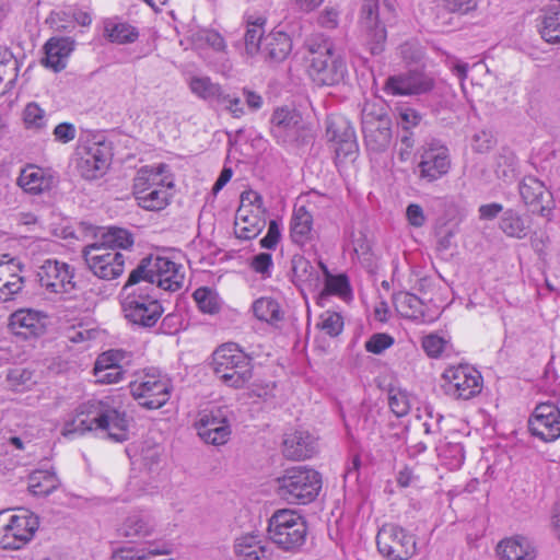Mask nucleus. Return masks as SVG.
Wrapping results in <instances>:
<instances>
[{
  "label": "nucleus",
  "mask_w": 560,
  "mask_h": 560,
  "mask_svg": "<svg viewBox=\"0 0 560 560\" xmlns=\"http://www.w3.org/2000/svg\"><path fill=\"white\" fill-rule=\"evenodd\" d=\"M129 421L125 411H119L107 400H89L81 404L73 418L65 423V436L82 435L93 430L106 433V436L121 443L128 439Z\"/></svg>",
  "instance_id": "obj_1"
},
{
  "label": "nucleus",
  "mask_w": 560,
  "mask_h": 560,
  "mask_svg": "<svg viewBox=\"0 0 560 560\" xmlns=\"http://www.w3.org/2000/svg\"><path fill=\"white\" fill-rule=\"evenodd\" d=\"M121 295L125 318L138 328L155 326L164 312L156 295V287L150 282L131 283L130 275L122 287Z\"/></svg>",
  "instance_id": "obj_2"
},
{
  "label": "nucleus",
  "mask_w": 560,
  "mask_h": 560,
  "mask_svg": "<svg viewBox=\"0 0 560 560\" xmlns=\"http://www.w3.org/2000/svg\"><path fill=\"white\" fill-rule=\"evenodd\" d=\"M307 73L318 86H332L343 81L348 70L345 60L334 51V44L326 38L310 39L305 44Z\"/></svg>",
  "instance_id": "obj_3"
},
{
  "label": "nucleus",
  "mask_w": 560,
  "mask_h": 560,
  "mask_svg": "<svg viewBox=\"0 0 560 560\" xmlns=\"http://www.w3.org/2000/svg\"><path fill=\"white\" fill-rule=\"evenodd\" d=\"M215 375L226 386L242 388L253 378L252 359L236 343L220 346L212 353Z\"/></svg>",
  "instance_id": "obj_4"
},
{
  "label": "nucleus",
  "mask_w": 560,
  "mask_h": 560,
  "mask_svg": "<svg viewBox=\"0 0 560 560\" xmlns=\"http://www.w3.org/2000/svg\"><path fill=\"white\" fill-rule=\"evenodd\" d=\"M131 283L150 282L158 289L177 291L182 289L185 273L183 266L165 256H149L130 272Z\"/></svg>",
  "instance_id": "obj_5"
},
{
  "label": "nucleus",
  "mask_w": 560,
  "mask_h": 560,
  "mask_svg": "<svg viewBox=\"0 0 560 560\" xmlns=\"http://www.w3.org/2000/svg\"><path fill=\"white\" fill-rule=\"evenodd\" d=\"M277 493L291 504H307L314 501L322 489V476L305 466L292 467L277 478Z\"/></svg>",
  "instance_id": "obj_6"
},
{
  "label": "nucleus",
  "mask_w": 560,
  "mask_h": 560,
  "mask_svg": "<svg viewBox=\"0 0 560 560\" xmlns=\"http://www.w3.org/2000/svg\"><path fill=\"white\" fill-rule=\"evenodd\" d=\"M394 0H363L360 27L372 55L384 50L387 33L385 24L394 19Z\"/></svg>",
  "instance_id": "obj_7"
},
{
  "label": "nucleus",
  "mask_w": 560,
  "mask_h": 560,
  "mask_svg": "<svg viewBox=\"0 0 560 560\" xmlns=\"http://www.w3.org/2000/svg\"><path fill=\"white\" fill-rule=\"evenodd\" d=\"M307 525L304 517L294 510L276 511L269 518V538L285 551L300 549L306 538Z\"/></svg>",
  "instance_id": "obj_8"
},
{
  "label": "nucleus",
  "mask_w": 560,
  "mask_h": 560,
  "mask_svg": "<svg viewBox=\"0 0 560 560\" xmlns=\"http://www.w3.org/2000/svg\"><path fill=\"white\" fill-rule=\"evenodd\" d=\"M37 528V516L27 510L21 509L18 514L9 510L0 512V545L3 549H20Z\"/></svg>",
  "instance_id": "obj_9"
},
{
  "label": "nucleus",
  "mask_w": 560,
  "mask_h": 560,
  "mask_svg": "<svg viewBox=\"0 0 560 560\" xmlns=\"http://www.w3.org/2000/svg\"><path fill=\"white\" fill-rule=\"evenodd\" d=\"M132 397L145 409H159L163 407L171 397L172 383L166 375L155 370L138 375L129 384Z\"/></svg>",
  "instance_id": "obj_10"
},
{
  "label": "nucleus",
  "mask_w": 560,
  "mask_h": 560,
  "mask_svg": "<svg viewBox=\"0 0 560 560\" xmlns=\"http://www.w3.org/2000/svg\"><path fill=\"white\" fill-rule=\"evenodd\" d=\"M265 213L262 197L254 190L243 191L235 215L236 237L248 241L258 236L266 226Z\"/></svg>",
  "instance_id": "obj_11"
},
{
  "label": "nucleus",
  "mask_w": 560,
  "mask_h": 560,
  "mask_svg": "<svg viewBox=\"0 0 560 560\" xmlns=\"http://www.w3.org/2000/svg\"><path fill=\"white\" fill-rule=\"evenodd\" d=\"M376 545L378 552L388 560H409L417 552L415 536L395 524L380 528Z\"/></svg>",
  "instance_id": "obj_12"
},
{
  "label": "nucleus",
  "mask_w": 560,
  "mask_h": 560,
  "mask_svg": "<svg viewBox=\"0 0 560 560\" xmlns=\"http://www.w3.org/2000/svg\"><path fill=\"white\" fill-rule=\"evenodd\" d=\"M450 150L441 141L432 140L427 143L415 168V174L422 184H433L451 170Z\"/></svg>",
  "instance_id": "obj_13"
},
{
  "label": "nucleus",
  "mask_w": 560,
  "mask_h": 560,
  "mask_svg": "<svg viewBox=\"0 0 560 560\" xmlns=\"http://www.w3.org/2000/svg\"><path fill=\"white\" fill-rule=\"evenodd\" d=\"M445 381L443 388L450 396L470 399L482 388V377L479 371L468 364L450 366L442 375Z\"/></svg>",
  "instance_id": "obj_14"
},
{
  "label": "nucleus",
  "mask_w": 560,
  "mask_h": 560,
  "mask_svg": "<svg viewBox=\"0 0 560 560\" xmlns=\"http://www.w3.org/2000/svg\"><path fill=\"white\" fill-rule=\"evenodd\" d=\"M83 257L89 269L100 279L112 280L125 269V257L118 250L90 244L83 248Z\"/></svg>",
  "instance_id": "obj_15"
},
{
  "label": "nucleus",
  "mask_w": 560,
  "mask_h": 560,
  "mask_svg": "<svg viewBox=\"0 0 560 560\" xmlns=\"http://www.w3.org/2000/svg\"><path fill=\"white\" fill-rule=\"evenodd\" d=\"M73 269L66 262L47 259L39 267L37 278L43 288L51 293H70L77 288Z\"/></svg>",
  "instance_id": "obj_16"
},
{
  "label": "nucleus",
  "mask_w": 560,
  "mask_h": 560,
  "mask_svg": "<svg viewBox=\"0 0 560 560\" xmlns=\"http://www.w3.org/2000/svg\"><path fill=\"white\" fill-rule=\"evenodd\" d=\"M530 433L544 442H553L560 438V409L551 402L536 406L528 420Z\"/></svg>",
  "instance_id": "obj_17"
},
{
  "label": "nucleus",
  "mask_w": 560,
  "mask_h": 560,
  "mask_svg": "<svg viewBox=\"0 0 560 560\" xmlns=\"http://www.w3.org/2000/svg\"><path fill=\"white\" fill-rule=\"evenodd\" d=\"M300 115L278 108L271 117V133L281 143H306L307 135Z\"/></svg>",
  "instance_id": "obj_18"
},
{
  "label": "nucleus",
  "mask_w": 560,
  "mask_h": 560,
  "mask_svg": "<svg viewBox=\"0 0 560 560\" xmlns=\"http://www.w3.org/2000/svg\"><path fill=\"white\" fill-rule=\"evenodd\" d=\"M326 136L335 143L338 156L349 158L357 153L358 142L350 120L341 115H331L326 121Z\"/></svg>",
  "instance_id": "obj_19"
},
{
  "label": "nucleus",
  "mask_w": 560,
  "mask_h": 560,
  "mask_svg": "<svg viewBox=\"0 0 560 560\" xmlns=\"http://www.w3.org/2000/svg\"><path fill=\"white\" fill-rule=\"evenodd\" d=\"M196 428L198 435L207 444L223 445L231 435L230 423L222 408L201 413Z\"/></svg>",
  "instance_id": "obj_20"
},
{
  "label": "nucleus",
  "mask_w": 560,
  "mask_h": 560,
  "mask_svg": "<svg viewBox=\"0 0 560 560\" xmlns=\"http://www.w3.org/2000/svg\"><path fill=\"white\" fill-rule=\"evenodd\" d=\"M520 195L524 203L533 213H538L544 218L551 214L553 201L545 184L534 176H526L520 184Z\"/></svg>",
  "instance_id": "obj_21"
},
{
  "label": "nucleus",
  "mask_w": 560,
  "mask_h": 560,
  "mask_svg": "<svg viewBox=\"0 0 560 560\" xmlns=\"http://www.w3.org/2000/svg\"><path fill=\"white\" fill-rule=\"evenodd\" d=\"M46 315L31 308L18 310L10 316L9 328L23 339L38 337L46 330Z\"/></svg>",
  "instance_id": "obj_22"
},
{
  "label": "nucleus",
  "mask_w": 560,
  "mask_h": 560,
  "mask_svg": "<svg viewBox=\"0 0 560 560\" xmlns=\"http://www.w3.org/2000/svg\"><path fill=\"white\" fill-rule=\"evenodd\" d=\"M108 165L107 152L104 148L96 144L85 148L77 160V170L80 176L88 180L102 177Z\"/></svg>",
  "instance_id": "obj_23"
},
{
  "label": "nucleus",
  "mask_w": 560,
  "mask_h": 560,
  "mask_svg": "<svg viewBox=\"0 0 560 560\" xmlns=\"http://www.w3.org/2000/svg\"><path fill=\"white\" fill-rule=\"evenodd\" d=\"M433 80L421 74L392 75L386 80L384 90L392 95H417L431 91Z\"/></svg>",
  "instance_id": "obj_24"
},
{
  "label": "nucleus",
  "mask_w": 560,
  "mask_h": 560,
  "mask_svg": "<svg viewBox=\"0 0 560 560\" xmlns=\"http://www.w3.org/2000/svg\"><path fill=\"white\" fill-rule=\"evenodd\" d=\"M317 452L316 439L307 431H295L283 441V454L292 460L311 458Z\"/></svg>",
  "instance_id": "obj_25"
},
{
  "label": "nucleus",
  "mask_w": 560,
  "mask_h": 560,
  "mask_svg": "<svg viewBox=\"0 0 560 560\" xmlns=\"http://www.w3.org/2000/svg\"><path fill=\"white\" fill-rule=\"evenodd\" d=\"M74 49V40L71 37H51L44 46L45 58L42 62L45 67L59 72L66 68V60Z\"/></svg>",
  "instance_id": "obj_26"
},
{
  "label": "nucleus",
  "mask_w": 560,
  "mask_h": 560,
  "mask_svg": "<svg viewBox=\"0 0 560 560\" xmlns=\"http://www.w3.org/2000/svg\"><path fill=\"white\" fill-rule=\"evenodd\" d=\"M143 177H136L133 182V194L138 201V205L145 210L150 211H159L164 209L170 200V188L164 187H143L145 185V180L148 178L142 179Z\"/></svg>",
  "instance_id": "obj_27"
},
{
  "label": "nucleus",
  "mask_w": 560,
  "mask_h": 560,
  "mask_svg": "<svg viewBox=\"0 0 560 560\" xmlns=\"http://www.w3.org/2000/svg\"><path fill=\"white\" fill-rule=\"evenodd\" d=\"M18 185L27 194L39 195L54 186V176L36 165H27L21 171Z\"/></svg>",
  "instance_id": "obj_28"
},
{
  "label": "nucleus",
  "mask_w": 560,
  "mask_h": 560,
  "mask_svg": "<svg viewBox=\"0 0 560 560\" xmlns=\"http://www.w3.org/2000/svg\"><path fill=\"white\" fill-rule=\"evenodd\" d=\"M234 551L240 560H270L272 556L268 545L254 535L237 538Z\"/></svg>",
  "instance_id": "obj_29"
},
{
  "label": "nucleus",
  "mask_w": 560,
  "mask_h": 560,
  "mask_svg": "<svg viewBox=\"0 0 560 560\" xmlns=\"http://www.w3.org/2000/svg\"><path fill=\"white\" fill-rule=\"evenodd\" d=\"M364 143L369 152H385L392 143V120L383 119L376 126L362 129Z\"/></svg>",
  "instance_id": "obj_30"
},
{
  "label": "nucleus",
  "mask_w": 560,
  "mask_h": 560,
  "mask_svg": "<svg viewBox=\"0 0 560 560\" xmlns=\"http://www.w3.org/2000/svg\"><path fill=\"white\" fill-rule=\"evenodd\" d=\"M292 50V40L284 32H272L262 39L261 54L267 60L283 61Z\"/></svg>",
  "instance_id": "obj_31"
},
{
  "label": "nucleus",
  "mask_w": 560,
  "mask_h": 560,
  "mask_svg": "<svg viewBox=\"0 0 560 560\" xmlns=\"http://www.w3.org/2000/svg\"><path fill=\"white\" fill-rule=\"evenodd\" d=\"M104 36L118 45L132 44L139 38V32L136 26L118 18H112L104 21Z\"/></svg>",
  "instance_id": "obj_32"
},
{
  "label": "nucleus",
  "mask_w": 560,
  "mask_h": 560,
  "mask_svg": "<svg viewBox=\"0 0 560 560\" xmlns=\"http://www.w3.org/2000/svg\"><path fill=\"white\" fill-rule=\"evenodd\" d=\"M499 553L503 560H535L536 551L529 541L521 536L502 540Z\"/></svg>",
  "instance_id": "obj_33"
},
{
  "label": "nucleus",
  "mask_w": 560,
  "mask_h": 560,
  "mask_svg": "<svg viewBox=\"0 0 560 560\" xmlns=\"http://www.w3.org/2000/svg\"><path fill=\"white\" fill-rule=\"evenodd\" d=\"M393 303L400 316L410 319H419L424 316V304L415 294L398 292L393 295Z\"/></svg>",
  "instance_id": "obj_34"
},
{
  "label": "nucleus",
  "mask_w": 560,
  "mask_h": 560,
  "mask_svg": "<svg viewBox=\"0 0 560 560\" xmlns=\"http://www.w3.org/2000/svg\"><path fill=\"white\" fill-rule=\"evenodd\" d=\"M60 485L55 471L35 470L28 476V490L32 494L46 497L54 492Z\"/></svg>",
  "instance_id": "obj_35"
},
{
  "label": "nucleus",
  "mask_w": 560,
  "mask_h": 560,
  "mask_svg": "<svg viewBox=\"0 0 560 560\" xmlns=\"http://www.w3.org/2000/svg\"><path fill=\"white\" fill-rule=\"evenodd\" d=\"M255 317L268 324L283 319V312L277 300L268 296L257 299L252 305Z\"/></svg>",
  "instance_id": "obj_36"
},
{
  "label": "nucleus",
  "mask_w": 560,
  "mask_h": 560,
  "mask_svg": "<svg viewBox=\"0 0 560 560\" xmlns=\"http://www.w3.org/2000/svg\"><path fill=\"white\" fill-rule=\"evenodd\" d=\"M189 89L192 94L205 101L226 98L221 85L212 82L209 77H191Z\"/></svg>",
  "instance_id": "obj_37"
},
{
  "label": "nucleus",
  "mask_w": 560,
  "mask_h": 560,
  "mask_svg": "<svg viewBox=\"0 0 560 560\" xmlns=\"http://www.w3.org/2000/svg\"><path fill=\"white\" fill-rule=\"evenodd\" d=\"M293 281L296 284L316 285L319 281L318 270L305 257L296 255L292 258Z\"/></svg>",
  "instance_id": "obj_38"
},
{
  "label": "nucleus",
  "mask_w": 560,
  "mask_h": 560,
  "mask_svg": "<svg viewBox=\"0 0 560 560\" xmlns=\"http://www.w3.org/2000/svg\"><path fill=\"white\" fill-rule=\"evenodd\" d=\"M102 247H107L113 250L117 248H128L133 244L132 234L126 229L112 226L107 231L103 232L98 241L93 243Z\"/></svg>",
  "instance_id": "obj_39"
},
{
  "label": "nucleus",
  "mask_w": 560,
  "mask_h": 560,
  "mask_svg": "<svg viewBox=\"0 0 560 560\" xmlns=\"http://www.w3.org/2000/svg\"><path fill=\"white\" fill-rule=\"evenodd\" d=\"M313 217L305 207H300L293 213L291 221V237L294 243L304 244L312 230Z\"/></svg>",
  "instance_id": "obj_40"
},
{
  "label": "nucleus",
  "mask_w": 560,
  "mask_h": 560,
  "mask_svg": "<svg viewBox=\"0 0 560 560\" xmlns=\"http://www.w3.org/2000/svg\"><path fill=\"white\" fill-rule=\"evenodd\" d=\"M167 171L168 166L164 163L155 166H144L138 172L136 177H143L142 179L148 178L143 187H150V189H153V187L172 188L173 182L166 175Z\"/></svg>",
  "instance_id": "obj_41"
},
{
  "label": "nucleus",
  "mask_w": 560,
  "mask_h": 560,
  "mask_svg": "<svg viewBox=\"0 0 560 560\" xmlns=\"http://www.w3.org/2000/svg\"><path fill=\"white\" fill-rule=\"evenodd\" d=\"M500 229L506 236L521 240L527 235L528 225L518 212L509 209L501 218Z\"/></svg>",
  "instance_id": "obj_42"
},
{
  "label": "nucleus",
  "mask_w": 560,
  "mask_h": 560,
  "mask_svg": "<svg viewBox=\"0 0 560 560\" xmlns=\"http://www.w3.org/2000/svg\"><path fill=\"white\" fill-rule=\"evenodd\" d=\"M120 530L125 537L144 538L151 535L153 526L149 518L135 514L126 518Z\"/></svg>",
  "instance_id": "obj_43"
},
{
  "label": "nucleus",
  "mask_w": 560,
  "mask_h": 560,
  "mask_svg": "<svg viewBox=\"0 0 560 560\" xmlns=\"http://www.w3.org/2000/svg\"><path fill=\"white\" fill-rule=\"evenodd\" d=\"M539 33L547 43H560V10H548L544 13L539 24Z\"/></svg>",
  "instance_id": "obj_44"
},
{
  "label": "nucleus",
  "mask_w": 560,
  "mask_h": 560,
  "mask_svg": "<svg viewBox=\"0 0 560 560\" xmlns=\"http://www.w3.org/2000/svg\"><path fill=\"white\" fill-rule=\"evenodd\" d=\"M23 121L27 129L43 130L47 127L46 112L36 103H28L23 110Z\"/></svg>",
  "instance_id": "obj_45"
},
{
  "label": "nucleus",
  "mask_w": 560,
  "mask_h": 560,
  "mask_svg": "<svg viewBox=\"0 0 560 560\" xmlns=\"http://www.w3.org/2000/svg\"><path fill=\"white\" fill-rule=\"evenodd\" d=\"M383 119H390L383 105L374 102H365L361 110L362 129L381 124Z\"/></svg>",
  "instance_id": "obj_46"
},
{
  "label": "nucleus",
  "mask_w": 560,
  "mask_h": 560,
  "mask_svg": "<svg viewBox=\"0 0 560 560\" xmlns=\"http://www.w3.org/2000/svg\"><path fill=\"white\" fill-rule=\"evenodd\" d=\"M194 299L203 313L215 314L220 310L217 294L207 287L198 288L194 292Z\"/></svg>",
  "instance_id": "obj_47"
},
{
  "label": "nucleus",
  "mask_w": 560,
  "mask_h": 560,
  "mask_svg": "<svg viewBox=\"0 0 560 560\" xmlns=\"http://www.w3.org/2000/svg\"><path fill=\"white\" fill-rule=\"evenodd\" d=\"M317 327L330 337H337L343 328L342 316L337 312L326 311L319 316Z\"/></svg>",
  "instance_id": "obj_48"
},
{
  "label": "nucleus",
  "mask_w": 560,
  "mask_h": 560,
  "mask_svg": "<svg viewBox=\"0 0 560 560\" xmlns=\"http://www.w3.org/2000/svg\"><path fill=\"white\" fill-rule=\"evenodd\" d=\"M24 287V278L18 273H10V280L0 277V301L7 302L13 300Z\"/></svg>",
  "instance_id": "obj_49"
},
{
  "label": "nucleus",
  "mask_w": 560,
  "mask_h": 560,
  "mask_svg": "<svg viewBox=\"0 0 560 560\" xmlns=\"http://www.w3.org/2000/svg\"><path fill=\"white\" fill-rule=\"evenodd\" d=\"M397 125L401 130H411L419 126L422 116L409 106H400L396 108Z\"/></svg>",
  "instance_id": "obj_50"
},
{
  "label": "nucleus",
  "mask_w": 560,
  "mask_h": 560,
  "mask_svg": "<svg viewBox=\"0 0 560 560\" xmlns=\"http://www.w3.org/2000/svg\"><path fill=\"white\" fill-rule=\"evenodd\" d=\"M388 405L397 417L406 416L410 410L408 395L401 390L390 389L388 393Z\"/></svg>",
  "instance_id": "obj_51"
},
{
  "label": "nucleus",
  "mask_w": 560,
  "mask_h": 560,
  "mask_svg": "<svg viewBox=\"0 0 560 560\" xmlns=\"http://www.w3.org/2000/svg\"><path fill=\"white\" fill-rule=\"evenodd\" d=\"M264 24V21L260 23H255L250 27L247 28L244 40H245V48L247 54L254 55L257 51L261 50L260 42L262 38V30L261 26Z\"/></svg>",
  "instance_id": "obj_52"
},
{
  "label": "nucleus",
  "mask_w": 560,
  "mask_h": 560,
  "mask_svg": "<svg viewBox=\"0 0 560 560\" xmlns=\"http://www.w3.org/2000/svg\"><path fill=\"white\" fill-rule=\"evenodd\" d=\"M446 345L447 341L435 334L428 335L422 340V348L431 358L440 357Z\"/></svg>",
  "instance_id": "obj_53"
},
{
  "label": "nucleus",
  "mask_w": 560,
  "mask_h": 560,
  "mask_svg": "<svg viewBox=\"0 0 560 560\" xmlns=\"http://www.w3.org/2000/svg\"><path fill=\"white\" fill-rule=\"evenodd\" d=\"M394 343L393 337L387 334H374L365 342V349L368 352L374 354H381L384 350L389 348Z\"/></svg>",
  "instance_id": "obj_54"
},
{
  "label": "nucleus",
  "mask_w": 560,
  "mask_h": 560,
  "mask_svg": "<svg viewBox=\"0 0 560 560\" xmlns=\"http://www.w3.org/2000/svg\"><path fill=\"white\" fill-rule=\"evenodd\" d=\"M125 371L120 365L112 366L108 370H94L96 382L102 384H116L124 377Z\"/></svg>",
  "instance_id": "obj_55"
},
{
  "label": "nucleus",
  "mask_w": 560,
  "mask_h": 560,
  "mask_svg": "<svg viewBox=\"0 0 560 560\" xmlns=\"http://www.w3.org/2000/svg\"><path fill=\"white\" fill-rule=\"evenodd\" d=\"M445 8L453 13L467 14L477 10L478 0H443Z\"/></svg>",
  "instance_id": "obj_56"
},
{
  "label": "nucleus",
  "mask_w": 560,
  "mask_h": 560,
  "mask_svg": "<svg viewBox=\"0 0 560 560\" xmlns=\"http://www.w3.org/2000/svg\"><path fill=\"white\" fill-rule=\"evenodd\" d=\"M21 270L22 265L18 259L10 257L8 254L0 256V277H3L4 280H10V273H16Z\"/></svg>",
  "instance_id": "obj_57"
},
{
  "label": "nucleus",
  "mask_w": 560,
  "mask_h": 560,
  "mask_svg": "<svg viewBox=\"0 0 560 560\" xmlns=\"http://www.w3.org/2000/svg\"><path fill=\"white\" fill-rule=\"evenodd\" d=\"M250 267L262 276H269L272 267V257L269 253H260L252 259Z\"/></svg>",
  "instance_id": "obj_58"
},
{
  "label": "nucleus",
  "mask_w": 560,
  "mask_h": 560,
  "mask_svg": "<svg viewBox=\"0 0 560 560\" xmlns=\"http://www.w3.org/2000/svg\"><path fill=\"white\" fill-rule=\"evenodd\" d=\"M322 27L336 28L339 23V11L331 7H326L317 18Z\"/></svg>",
  "instance_id": "obj_59"
},
{
  "label": "nucleus",
  "mask_w": 560,
  "mask_h": 560,
  "mask_svg": "<svg viewBox=\"0 0 560 560\" xmlns=\"http://www.w3.org/2000/svg\"><path fill=\"white\" fill-rule=\"evenodd\" d=\"M280 240V229L278 223L272 220L269 223L267 234L260 240L262 248L272 249L277 246Z\"/></svg>",
  "instance_id": "obj_60"
},
{
  "label": "nucleus",
  "mask_w": 560,
  "mask_h": 560,
  "mask_svg": "<svg viewBox=\"0 0 560 560\" xmlns=\"http://www.w3.org/2000/svg\"><path fill=\"white\" fill-rule=\"evenodd\" d=\"M406 217L410 225L421 228L425 223V215L421 206L410 203L406 210Z\"/></svg>",
  "instance_id": "obj_61"
},
{
  "label": "nucleus",
  "mask_w": 560,
  "mask_h": 560,
  "mask_svg": "<svg viewBox=\"0 0 560 560\" xmlns=\"http://www.w3.org/2000/svg\"><path fill=\"white\" fill-rule=\"evenodd\" d=\"M399 141L401 143V148L399 150V158L401 161H406L409 158L411 149L415 147L416 143L413 132L411 130H401L399 135Z\"/></svg>",
  "instance_id": "obj_62"
},
{
  "label": "nucleus",
  "mask_w": 560,
  "mask_h": 560,
  "mask_svg": "<svg viewBox=\"0 0 560 560\" xmlns=\"http://www.w3.org/2000/svg\"><path fill=\"white\" fill-rule=\"evenodd\" d=\"M75 128L70 122H61L57 125L54 129V136L56 140L62 143H67L73 140L75 138Z\"/></svg>",
  "instance_id": "obj_63"
},
{
  "label": "nucleus",
  "mask_w": 560,
  "mask_h": 560,
  "mask_svg": "<svg viewBox=\"0 0 560 560\" xmlns=\"http://www.w3.org/2000/svg\"><path fill=\"white\" fill-rule=\"evenodd\" d=\"M472 141V147L477 152H486L493 145V137L486 130L475 133Z\"/></svg>",
  "instance_id": "obj_64"
}]
</instances>
